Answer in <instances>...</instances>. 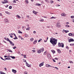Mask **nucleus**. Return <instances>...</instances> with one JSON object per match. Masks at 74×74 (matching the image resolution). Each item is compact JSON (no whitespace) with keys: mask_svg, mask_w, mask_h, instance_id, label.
<instances>
[{"mask_svg":"<svg viewBox=\"0 0 74 74\" xmlns=\"http://www.w3.org/2000/svg\"><path fill=\"white\" fill-rule=\"evenodd\" d=\"M46 66L47 67H52V66H51V65H49L48 64H46Z\"/></svg>","mask_w":74,"mask_h":74,"instance_id":"ddd939ff","label":"nucleus"},{"mask_svg":"<svg viewBox=\"0 0 74 74\" xmlns=\"http://www.w3.org/2000/svg\"><path fill=\"white\" fill-rule=\"evenodd\" d=\"M71 46H72V45H74V44H70Z\"/></svg>","mask_w":74,"mask_h":74,"instance_id":"a19ab883","label":"nucleus"},{"mask_svg":"<svg viewBox=\"0 0 74 74\" xmlns=\"http://www.w3.org/2000/svg\"><path fill=\"white\" fill-rule=\"evenodd\" d=\"M44 20L43 19H42L41 20H40V22H43V21H44Z\"/></svg>","mask_w":74,"mask_h":74,"instance_id":"c85d7f7f","label":"nucleus"},{"mask_svg":"<svg viewBox=\"0 0 74 74\" xmlns=\"http://www.w3.org/2000/svg\"><path fill=\"white\" fill-rule=\"evenodd\" d=\"M68 35L69 36H72V34L71 33H69V34Z\"/></svg>","mask_w":74,"mask_h":74,"instance_id":"412c9836","label":"nucleus"},{"mask_svg":"<svg viewBox=\"0 0 74 74\" xmlns=\"http://www.w3.org/2000/svg\"><path fill=\"white\" fill-rule=\"evenodd\" d=\"M54 68H55L56 70H59V69H58V68L56 67H55Z\"/></svg>","mask_w":74,"mask_h":74,"instance_id":"49530a36","label":"nucleus"},{"mask_svg":"<svg viewBox=\"0 0 74 74\" xmlns=\"http://www.w3.org/2000/svg\"><path fill=\"white\" fill-rule=\"evenodd\" d=\"M46 27H47V28H50V26H47Z\"/></svg>","mask_w":74,"mask_h":74,"instance_id":"e2e57ef3","label":"nucleus"},{"mask_svg":"<svg viewBox=\"0 0 74 74\" xmlns=\"http://www.w3.org/2000/svg\"><path fill=\"white\" fill-rule=\"evenodd\" d=\"M11 44H12V46H14V43H13L12 42V43Z\"/></svg>","mask_w":74,"mask_h":74,"instance_id":"4c0bfd02","label":"nucleus"},{"mask_svg":"<svg viewBox=\"0 0 74 74\" xmlns=\"http://www.w3.org/2000/svg\"><path fill=\"white\" fill-rule=\"evenodd\" d=\"M35 5H37L38 6H40L41 5L39 3H38Z\"/></svg>","mask_w":74,"mask_h":74,"instance_id":"5701e85b","label":"nucleus"},{"mask_svg":"<svg viewBox=\"0 0 74 74\" xmlns=\"http://www.w3.org/2000/svg\"><path fill=\"white\" fill-rule=\"evenodd\" d=\"M17 16L18 18H21V17H20V16H19V15H17Z\"/></svg>","mask_w":74,"mask_h":74,"instance_id":"c756f323","label":"nucleus"},{"mask_svg":"<svg viewBox=\"0 0 74 74\" xmlns=\"http://www.w3.org/2000/svg\"><path fill=\"white\" fill-rule=\"evenodd\" d=\"M1 74H6L5 73H4V72H0Z\"/></svg>","mask_w":74,"mask_h":74,"instance_id":"4be33fe9","label":"nucleus"},{"mask_svg":"<svg viewBox=\"0 0 74 74\" xmlns=\"http://www.w3.org/2000/svg\"><path fill=\"white\" fill-rule=\"evenodd\" d=\"M51 52L53 53H55L56 52V51L54 50H51Z\"/></svg>","mask_w":74,"mask_h":74,"instance_id":"2eb2a0df","label":"nucleus"},{"mask_svg":"<svg viewBox=\"0 0 74 74\" xmlns=\"http://www.w3.org/2000/svg\"><path fill=\"white\" fill-rule=\"evenodd\" d=\"M0 58H1V59H2V60H5L3 59V58H2V57H0Z\"/></svg>","mask_w":74,"mask_h":74,"instance_id":"ea45409f","label":"nucleus"},{"mask_svg":"<svg viewBox=\"0 0 74 74\" xmlns=\"http://www.w3.org/2000/svg\"><path fill=\"white\" fill-rule=\"evenodd\" d=\"M26 30H30V28H27L26 29Z\"/></svg>","mask_w":74,"mask_h":74,"instance_id":"79ce46f5","label":"nucleus"},{"mask_svg":"<svg viewBox=\"0 0 74 74\" xmlns=\"http://www.w3.org/2000/svg\"><path fill=\"white\" fill-rule=\"evenodd\" d=\"M53 3V1H50V3H51V4H52Z\"/></svg>","mask_w":74,"mask_h":74,"instance_id":"2f4dec72","label":"nucleus"},{"mask_svg":"<svg viewBox=\"0 0 74 74\" xmlns=\"http://www.w3.org/2000/svg\"><path fill=\"white\" fill-rule=\"evenodd\" d=\"M52 60H53V62H56V61H55V59H53Z\"/></svg>","mask_w":74,"mask_h":74,"instance_id":"de8ad7c7","label":"nucleus"},{"mask_svg":"<svg viewBox=\"0 0 74 74\" xmlns=\"http://www.w3.org/2000/svg\"><path fill=\"white\" fill-rule=\"evenodd\" d=\"M37 40H35L33 42L34 44H36L37 43Z\"/></svg>","mask_w":74,"mask_h":74,"instance_id":"f3484780","label":"nucleus"},{"mask_svg":"<svg viewBox=\"0 0 74 74\" xmlns=\"http://www.w3.org/2000/svg\"><path fill=\"white\" fill-rule=\"evenodd\" d=\"M32 51H33V52H36V50H35L34 49L32 50Z\"/></svg>","mask_w":74,"mask_h":74,"instance_id":"a18cd8bd","label":"nucleus"},{"mask_svg":"<svg viewBox=\"0 0 74 74\" xmlns=\"http://www.w3.org/2000/svg\"><path fill=\"white\" fill-rule=\"evenodd\" d=\"M11 35H9V36H10V37L11 38H13V36H11Z\"/></svg>","mask_w":74,"mask_h":74,"instance_id":"8fccbe9b","label":"nucleus"},{"mask_svg":"<svg viewBox=\"0 0 74 74\" xmlns=\"http://www.w3.org/2000/svg\"><path fill=\"white\" fill-rule=\"evenodd\" d=\"M5 60H8V58H5Z\"/></svg>","mask_w":74,"mask_h":74,"instance_id":"58836bf2","label":"nucleus"},{"mask_svg":"<svg viewBox=\"0 0 74 74\" xmlns=\"http://www.w3.org/2000/svg\"><path fill=\"white\" fill-rule=\"evenodd\" d=\"M56 26V27H60V23H57Z\"/></svg>","mask_w":74,"mask_h":74,"instance_id":"423d86ee","label":"nucleus"},{"mask_svg":"<svg viewBox=\"0 0 74 74\" xmlns=\"http://www.w3.org/2000/svg\"><path fill=\"white\" fill-rule=\"evenodd\" d=\"M9 9H12V6H10L9 8Z\"/></svg>","mask_w":74,"mask_h":74,"instance_id":"72a5a7b5","label":"nucleus"},{"mask_svg":"<svg viewBox=\"0 0 74 74\" xmlns=\"http://www.w3.org/2000/svg\"><path fill=\"white\" fill-rule=\"evenodd\" d=\"M4 58H7V57H8V56H4Z\"/></svg>","mask_w":74,"mask_h":74,"instance_id":"bf43d9fd","label":"nucleus"},{"mask_svg":"<svg viewBox=\"0 0 74 74\" xmlns=\"http://www.w3.org/2000/svg\"><path fill=\"white\" fill-rule=\"evenodd\" d=\"M66 27H70V25H66Z\"/></svg>","mask_w":74,"mask_h":74,"instance_id":"bb28decb","label":"nucleus"},{"mask_svg":"<svg viewBox=\"0 0 74 74\" xmlns=\"http://www.w3.org/2000/svg\"><path fill=\"white\" fill-rule=\"evenodd\" d=\"M44 65V62H42L39 65V66L40 67H41V66H42Z\"/></svg>","mask_w":74,"mask_h":74,"instance_id":"6e6552de","label":"nucleus"},{"mask_svg":"<svg viewBox=\"0 0 74 74\" xmlns=\"http://www.w3.org/2000/svg\"><path fill=\"white\" fill-rule=\"evenodd\" d=\"M5 22H6V23H9V21L7 20V19H6L5 20Z\"/></svg>","mask_w":74,"mask_h":74,"instance_id":"4468645a","label":"nucleus"},{"mask_svg":"<svg viewBox=\"0 0 74 74\" xmlns=\"http://www.w3.org/2000/svg\"><path fill=\"white\" fill-rule=\"evenodd\" d=\"M13 34L14 35V36L15 37H16V35H15V33H13Z\"/></svg>","mask_w":74,"mask_h":74,"instance_id":"864d4df0","label":"nucleus"},{"mask_svg":"<svg viewBox=\"0 0 74 74\" xmlns=\"http://www.w3.org/2000/svg\"><path fill=\"white\" fill-rule=\"evenodd\" d=\"M74 16H71V18H73Z\"/></svg>","mask_w":74,"mask_h":74,"instance_id":"5fc2aeb1","label":"nucleus"},{"mask_svg":"<svg viewBox=\"0 0 74 74\" xmlns=\"http://www.w3.org/2000/svg\"><path fill=\"white\" fill-rule=\"evenodd\" d=\"M13 39H14V40H16V39H18V38H17V37L16 36H15V37L14 38H13Z\"/></svg>","mask_w":74,"mask_h":74,"instance_id":"a878e982","label":"nucleus"},{"mask_svg":"<svg viewBox=\"0 0 74 74\" xmlns=\"http://www.w3.org/2000/svg\"><path fill=\"white\" fill-rule=\"evenodd\" d=\"M55 18V17L53 16L51 18V19H53Z\"/></svg>","mask_w":74,"mask_h":74,"instance_id":"6e6d98bb","label":"nucleus"},{"mask_svg":"<svg viewBox=\"0 0 74 74\" xmlns=\"http://www.w3.org/2000/svg\"><path fill=\"white\" fill-rule=\"evenodd\" d=\"M33 13L34 14H35L36 15V14H37V13L34 10L33 11Z\"/></svg>","mask_w":74,"mask_h":74,"instance_id":"a211bd4d","label":"nucleus"},{"mask_svg":"<svg viewBox=\"0 0 74 74\" xmlns=\"http://www.w3.org/2000/svg\"><path fill=\"white\" fill-rule=\"evenodd\" d=\"M33 40H34V38H31L30 39V41H33Z\"/></svg>","mask_w":74,"mask_h":74,"instance_id":"aec40b11","label":"nucleus"},{"mask_svg":"<svg viewBox=\"0 0 74 74\" xmlns=\"http://www.w3.org/2000/svg\"><path fill=\"white\" fill-rule=\"evenodd\" d=\"M57 51L58 52V53H61V51H60V49H57Z\"/></svg>","mask_w":74,"mask_h":74,"instance_id":"9d476101","label":"nucleus"},{"mask_svg":"<svg viewBox=\"0 0 74 74\" xmlns=\"http://www.w3.org/2000/svg\"><path fill=\"white\" fill-rule=\"evenodd\" d=\"M4 1L6 3H8V1L7 0H4Z\"/></svg>","mask_w":74,"mask_h":74,"instance_id":"6ab92c4d","label":"nucleus"},{"mask_svg":"<svg viewBox=\"0 0 74 74\" xmlns=\"http://www.w3.org/2000/svg\"><path fill=\"white\" fill-rule=\"evenodd\" d=\"M12 59H15V56H12Z\"/></svg>","mask_w":74,"mask_h":74,"instance_id":"37998d69","label":"nucleus"},{"mask_svg":"<svg viewBox=\"0 0 74 74\" xmlns=\"http://www.w3.org/2000/svg\"><path fill=\"white\" fill-rule=\"evenodd\" d=\"M26 64L27 66V67H31L30 65L28 64L27 62H26Z\"/></svg>","mask_w":74,"mask_h":74,"instance_id":"1a4fd4ad","label":"nucleus"},{"mask_svg":"<svg viewBox=\"0 0 74 74\" xmlns=\"http://www.w3.org/2000/svg\"><path fill=\"white\" fill-rule=\"evenodd\" d=\"M17 53L18 54H19V55H20L21 54V53H20V52H19V51H18V53Z\"/></svg>","mask_w":74,"mask_h":74,"instance_id":"c03bdc74","label":"nucleus"},{"mask_svg":"<svg viewBox=\"0 0 74 74\" xmlns=\"http://www.w3.org/2000/svg\"><path fill=\"white\" fill-rule=\"evenodd\" d=\"M24 74H27V72L26 71H25L24 73Z\"/></svg>","mask_w":74,"mask_h":74,"instance_id":"f704fd0d","label":"nucleus"},{"mask_svg":"<svg viewBox=\"0 0 74 74\" xmlns=\"http://www.w3.org/2000/svg\"><path fill=\"white\" fill-rule=\"evenodd\" d=\"M50 39V42L52 44L53 46H55V45H56L58 39H55V38H53V37H51Z\"/></svg>","mask_w":74,"mask_h":74,"instance_id":"f257e3e1","label":"nucleus"},{"mask_svg":"<svg viewBox=\"0 0 74 74\" xmlns=\"http://www.w3.org/2000/svg\"><path fill=\"white\" fill-rule=\"evenodd\" d=\"M25 2L27 3V4L29 3V1L27 0H25Z\"/></svg>","mask_w":74,"mask_h":74,"instance_id":"c9c22d12","label":"nucleus"},{"mask_svg":"<svg viewBox=\"0 0 74 74\" xmlns=\"http://www.w3.org/2000/svg\"><path fill=\"white\" fill-rule=\"evenodd\" d=\"M68 41L69 42H73L74 41V39L73 38H70V39H68Z\"/></svg>","mask_w":74,"mask_h":74,"instance_id":"39448f33","label":"nucleus"},{"mask_svg":"<svg viewBox=\"0 0 74 74\" xmlns=\"http://www.w3.org/2000/svg\"><path fill=\"white\" fill-rule=\"evenodd\" d=\"M2 3L3 4H5V3H5V2L4 1V2H2Z\"/></svg>","mask_w":74,"mask_h":74,"instance_id":"774afa93","label":"nucleus"},{"mask_svg":"<svg viewBox=\"0 0 74 74\" xmlns=\"http://www.w3.org/2000/svg\"><path fill=\"white\" fill-rule=\"evenodd\" d=\"M6 13L7 14H9V12H6Z\"/></svg>","mask_w":74,"mask_h":74,"instance_id":"052dcab7","label":"nucleus"},{"mask_svg":"<svg viewBox=\"0 0 74 74\" xmlns=\"http://www.w3.org/2000/svg\"><path fill=\"white\" fill-rule=\"evenodd\" d=\"M55 59L56 60H58V59L57 58H55Z\"/></svg>","mask_w":74,"mask_h":74,"instance_id":"13d9d810","label":"nucleus"},{"mask_svg":"<svg viewBox=\"0 0 74 74\" xmlns=\"http://www.w3.org/2000/svg\"><path fill=\"white\" fill-rule=\"evenodd\" d=\"M58 47H62V48H63L64 47V44H63V43H58Z\"/></svg>","mask_w":74,"mask_h":74,"instance_id":"f03ea898","label":"nucleus"},{"mask_svg":"<svg viewBox=\"0 0 74 74\" xmlns=\"http://www.w3.org/2000/svg\"><path fill=\"white\" fill-rule=\"evenodd\" d=\"M42 39H40V40H38V42H40V41H42Z\"/></svg>","mask_w":74,"mask_h":74,"instance_id":"7c9ffc66","label":"nucleus"},{"mask_svg":"<svg viewBox=\"0 0 74 74\" xmlns=\"http://www.w3.org/2000/svg\"><path fill=\"white\" fill-rule=\"evenodd\" d=\"M6 40L9 42L10 44H12V41H10L9 38H7V39Z\"/></svg>","mask_w":74,"mask_h":74,"instance_id":"0eeeda50","label":"nucleus"},{"mask_svg":"<svg viewBox=\"0 0 74 74\" xmlns=\"http://www.w3.org/2000/svg\"><path fill=\"white\" fill-rule=\"evenodd\" d=\"M27 18H29V16H27Z\"/></svg>","mask_w":74,"mask_h":74,"instance_id":"338daca9","label":"nucleus"},{"mask_svg":"<svg viewBox=\"0 0 74 74\" xmlns=\"http://www.w3.org/2000/svg\"><path fill=\"white\" fill-rule=\"evenodd\" d=\"M41 51H42V52H43V51H44V49L43 47H42L41 48L40 50H38V51H37V52L38 53H40L41 52Z\"/></svg>","mask_w":74,"mask_h":74,"instance_id":"7ed1b4c3","label":"nucleus"},{"mask_svg":"<svg viewBox=\"0 0 74 74\" xmlns=\"http://www.w3.org/2000/svg\"><path fill=\"white\" fill-rule=\"evenodd\" d=\"M13 49H16V46H14V47H13Z\"/></svg>","mask_w":74,"mask_h":74,"instance_id":"e433bc0d","label":"nucleus"},{"mask_svg":"<svg viewBox=\"0 0 74 74\" xmlns=\"http://www.w3.org/2000/svg\"><path fill=\"white\" fill-rule=\"evenodd\" d=\"M8 51H9V52H13L10 49H8Z\"/></svg>","mask_w":74,"mask_h":74,"instance_id":"dca6fc26","label":"nucleus"},{"mask_svg":"<svg viewBox=\"0 0 74 74\" xmlns=\"http://www.w3.org/2000/svg\"><path fill=\"white\" fill-rule=\"evenodd\" d=\"M33 33H34V34L35 33H36V31H34L33 32Z\"/></svg>","mask_w":74,"mask_h":74,"instance_id":"3c124183","label":"nucleus"},{"mask_svg":"<svg viewBox=\"0 0 74 74\" xmlns=\"http://www.w3.org/2000/svg\"><path fill=\"white\" fill-rule=\"evenodd\" d=\"M12 71L14 73H16V70L14 69H12Z\"/></svg>","mask_w":74,"mask_h":74,"instance_id":"9b49d317","label":"nucleus"},{"mask_svg":"<svg viewBox=\"0 0 74 74\" xmlns=\"http://www.w3.org/2000/svg\"><path fill=\"white\" fill-rule=\"evenodd\" d=\"M69 32V31L68 30H65V32H65V33H68V32Z\"/></svg>","mask_w":74,"mask_h":74,"instance_id":"b1692460","label":"nucleus"},{"mask_svg":"<svg viewBox=\"0 0 74 74\" xmlns=\"http://www.w3.org/2000/svg\"><path fill=\"white\" fill-rule=\"evenodd\" d=\"M69 62H70V63H73V62H72V61H69Z\"/></svg>","mask_w":74,"mask_h":74,"instance_id":"69168bd1","label":"nucleus"},{"mask_svg":"<svg viewBox=\"0 0 74 74\" xmlns=\"http://www.w3.org/2000/svg\"><path fill=\"white\" fill-rule=\"evenodd\" d=\"M13 3H16V2L15 1H14L13 2Z\"/></svg>","mask_w":74,"mask_h":74,"instance_id":"603ef678","label":"nucleus"},{"mask_svg":"<svg viewBox=\"0 0 74 74\" xmlns=\"http://www.w3.org/2000/svg\"><path fill=\"white\" fill-rule=\"evenodd\" d=\"M44 41L45 42H47V40H44Z\"/></svg>","mask_w":74,"mask_h":74,"instance_id":"0e129e2a","label":"nucleus"},{"mask_svg":"<svg viewBox=\"0 0 74 74\" xmlns=\"http://www.w3.org/2000/svg\"><path fill=\"white\" fill-rule=\"evenodd\" d=\"M25 36L27 37H29V35L27 34H25Z\"/></svg>","mask_w":74,"mask_h":74,"instance_id":"393cba45","label":"nucleus"},{"mask_svg":"<svg viewBox=\"0 0 74 74\" xmlns=\"http://www.w3.org/2000/svg\"><path fill=\"white\" fill-rule=\"evenodd\" d=\"M72 37H74V34L73 33L72 34Z\"/></svg>","mask_w":74,"mask_h":74,"instance_id":"09e8293b","label":"nucleus"},{"mask_svg":"<svg viewBox=\"0 0 74 74\" xmlns=\"http://www.w3.org/2000/svg\"><path fill=\"white\" fill-rule=\"evenodd\" d=\"M66 15V14L65 13H62L61 14V16H65Z\"/></svg>","mask_w":74,"mask_h":74,"instance_id":"f8f14e48","label":"nucleus"},{"mask_svg":"<svg viewBox=\"0 0 74 74\" xmlns=\"http://www.w3.org/2000/svg\"><path fill=\"white\" fill-rule=\"evenodd\" d=\"M4 69L5 70V71H7V68L6 67L4 68Z\"/></svg>","mask_w":74,"mask_h":74,"instance_id":"680f3d73","label":"nucleus"},{"mask_svg":"<svg viewBox=\"0 0 74 74\" xmlns=\"http://www.w3.org/2000/svg\"><path fill=\"white\" fill-rule=\"evenodd\" d=\"M24 58H27V57H26V55H24Z\"/></svg>","mask_w":74,"mask_h":74,"instance_id":"473e14b6","label":"nucleus"},{"mask_svg":"<svg viewBox=\"0 0 74 74\" xmlns=\"http://www.w3.org/2000/svg\"><path fill=\"white\" fill-rule=\"evenodd\" d=\"M47 58H48L49 59H51V56L50 53H48L47 54Z\"/></svg>","mask_w":74,"mask_h":74,"instance_id":"20e7f679","label":"nucleus"},{"mask_svg":"<svg viewBox=\"0 0 74 74\" xmlns=\"http://www.w3.org/2000/svg\"><path fill=\"white\" fill-rule=\"evenodd\" d=\"M18 33L22 34V32L19 31V32H18Z\"/></svg>","mask_w":74,"mask_h":74,"instance_id":"cd10ccee","label":"nucleus"},{"mask_svg":"<svg viewBox=\"0 0 74 74\" xmlns=\"http://www.w3.org/2000/svg\"><path fill=\"white\" fill-rule=\"evenodd\" d=\"M8 5H5V7L6 8H7V7H8Z\"/></svg>","mask_w":74,"mask_h":74,"instance_id":"4d7b16f0","label":"nucleus"}]
</instances>
